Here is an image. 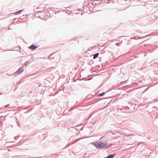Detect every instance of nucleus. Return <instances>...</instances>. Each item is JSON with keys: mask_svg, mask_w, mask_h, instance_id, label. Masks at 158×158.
Wrapping results in <instances>:
<instances>
[{"mask_svg": "<svg viewBox=\"0 0 158 158\" xmlns=\"http://www.w3.org/2000/svg\"><path fill=\"white\" fill-rule=\"evenodd\" d=\"M96 148L100 149L106 148L109 145L107 143H102L100 142H96L93 143Z\"/></svg>", "mask_w": 158, "mask_h": 158, "instance_id": "1", "label": "nucleus"}, {"mask_svg": "<svg viewBox=\"0 0 158 158\" xmlns=\"http://www.w3.org/2000/svg\"><path fill=\"white\" fill-rule=\"evenodd\" d=\"M23 71V68H20L19 69L17 70L15 73L17 74H19L21 73Z\"/></svg>", "mask_w": 158, "mask_h": 158, "instance_id": "2", "label": "nucleus"}, {"mask_svg": "<svg viewBox=\"0 0 158 158\" xmlns=\"http://www.w3.org/2000/svg\"><path fill=\"white\" fill-rule=\"evenodd\" d=\"M37 48V47L33 46V45H31V46L29 47V48L30 49H32V50H34Z\"/></svg>", "mask_w": 158, "mask_h": 158, "instance_id": "3", "label": "nucleus"}, {"mask_svg": "<svg viewBox=\"0 0 158 158\" xmlns=\"http://www.w3.org/2000/svg\"><path fill=\"white\" fill-rule=\"evenodd\" d=\"M115 154L110 155L107 156L106 158H113Z\"/></svg>", "mask_w": 158, "mask_h": 158, "instance_id": "4", "label": "nucleus"}, {"mask_svg": "<svg viewBox=\"0 0 158 158\" xmlns=\"http://www.w3.org/2000/svg\"><path fill=\"white\" fill-rule=\"evenodd\" d=\"M99 54V53H97L95 54L94 55V57H93V59H95V58H97L98 55Z\"/></svg>", "mask_w": 158, "mask_h": 158, "instance_id": "5", "label": "nucleus"}, {"mask_svg": "<svg viewBox=\"0 0 158 158\" xmlns=\"http://www.w3.org/2000/svg\"><path fill=\"white\" fill-rule=\"evenodd\" d=\"M22 11V10H20L16 12L15 13V14L17 15L20 13Z\"/></svg>", "mask_w": 158, "mask_h": 158, "instance_id": "6", "label": "nucleus"}, {"mask_svg": "<svg viewBox=\"0 0 158 158\" xmlns=\"http://www.w3.org/2000/svg\"><path fill=\"white\" fill-rule=\"evenodd\" d=\"M105 94V93H101V94H98V96H102L104 94Z\"/></svg>", "mask_w": 158, "mask_h": 158, "instance_id": "7", "label": "nucleus"}, {"mask_svg": "<svg viewBox=\"0 0 158 158\" xmlns=\"http://www.w3.org/2000/svg\"><path fill=\"white\" fill-rule=\"evenodd\" d=\"M9 106V105H6V106H4L5 107H8V106Z\"/></svg>", "mask_w": 158, "mask_h": 158, "instance_id": "8", "label": "nucleus"}]
</instances>
